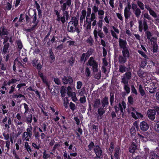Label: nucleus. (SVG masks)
Returning <instances> with one entry per match:
<instances>
[{
  "mask_svg": "<svg viewBox=\"0 0 159 159\" xmlns=\"http://www.w3.org/2000/svg\"><path fill=\"white\" fill-rule=\"evenodd\" d=\"M74 26L73 25L71 24L70 23H68L67 28V31L72 33L75 32L76 27H74Z\"/></svg>",
  "mask_w": 159,
  "mask_h": 159,
  "instance_id": "a211bd4d",
  "label": "nucleus"
},
{
  "mask_svg": "<svg viewBox=\"0 0 159 159\" xmlns=\"http://www.w3.org/2000/svg\"><path fill=\"white\" fill-rule=\"evenodd\" d=\"M156 113L152 109H149L147 112V115L149 119L151 121H153L155 119Z\"/></svg>",
  "mask_w": 159,
  "mask_h": 159,
  "instance_id": "0eeeda50",
  "label": "nucleus"
},
{
  "mask_svg": "<svg viewBox=\"0 0 159 159\" xmlns=\"http://www.w3.org/2000/svg\"><path fill=\"white\" fill-rule=\"evenodd\" d=\"M62 80L64 85L68 84L69 85L67 87L68 89H71L70 86L73 84V80L72 78L70 76H64L62 78Z\"/></svg>",
  "mask_w": 159,
  "mask_h": 159,
  "instance_id": "39448f33",
  "label": "nucleus"
},
{
  "mask_svg": "<svg viewBox=\"0 0 159 159\" xmlns=\"http://www.w3.org/2000/svg\"><path fill=\"white\" fill-rule=\"evenodd\" d=\"M31 64L33 66L36 68L38 71V73L41 71L42 66L41 64L40 61L38 58H34L31 61Z\"/></svg>",
  "mask_w": 159,
  "mask_h": 159,
  "instance_id": "423d86ee",
  "label": "nucleus"
},
{
  "mask_svg": "<svg viewBox=\"0 0 159 159\" xmlns=\"http://www.w3.org/2000/svg\"><path fill=\"white\" fill-rule=\"evenodd\" d=\"M125 77V76H123V77L121 79V83L125 84H128V80Z\"/></svg>",
  "mask_w": 159,
  "mask_h": 159,
  "instance_id": "bf43d9fd",
  "label": "nucleus"
},
{
  "mask_svg": "<svg viewBox=\"0 0 159 159\" xmlns=\"http://www.w3.org/2000/svg\"><path fill=\"white\" fill-rule=\"evenodd\" d=\"M149 159H159V155L155 152H152L151 153Z\"/></svg>",
  "mask_w": 159,
  "mask_h": 159,
  "instance_id": "c85d7f7f",
  "label": "nucleus"
},
{
  "mask_svg": "<svg viewBox=\"0 0 159 159\" xmlns=\"http://www.w3.org/2000/svg\"><path fill=\"white\" fill-rule=\"evenodd\" d=\"M131 12L129 9L127 10V8H125L124 11V15L125 17V21L126 22L131 16Z\"/></svg>",
  "mask_w": 159,
  "mask_h": 159,
  "instance_id": "dca6fc26",
  "label": "nucleus"
},
{
  "mask_svg": "<svg viewBox=\"0 0 159 159\" xmlns=\"http://www.w3.org/2000/svg\"><path fill=\"white\" fill-rule=\"evenodd\" d=\"M139 91L142 96H144L145 95V92L143 89L142 85L141 84L139 85Z\"/></svg>",
  "mask_w": 159,
  "mask_h": 159,
  "instance_id": "ea45409f",
  "label": "nucleus"
},
{
  "mask_svg": "<svg viewBox=\"0 0 159 159\" xmlns=\"http://www.w3.org/2000/svg\"><path fill=\"white\" fill-rule=\"evenodd\" d=\"M70 23V24H71L73 25L74 27H76L78 24V20L75 16H73L71 18V21L69 22V23Z\"/></svg>",
  "mask_w": 159,
  "mask_h": 159,
  "instance_id": "cd10ccee",
  "label": "nucleus"
},
{
  "mask_svg": "<svg viewBox=\"0 0 159 159\" xmlns=\"http://www.w3.org/2000/svg\"><path fill=\"white\" fill-rule=\"evenodd\" d=\"M54 11L57 17L56 19L57 21L59 22H61L63 24H64L66 21V17L65 16V14H64V15L63 12L62 13V16H60V11L57 10H54Z\"/></svg>",
  "mask_w": 159,
  "mask_h": 159,
  "instance_id": "20e7f679",
  "label": "nucleus"
},
{
  "mask_svg": "<svg viewBox=\"0 0 159 159\" xmlns=\"http://www.w3.org/2000/svg\"><path fill=\"white\" fill-rule=\"evenodd\" d=\"M137 143L134 142H132L129 148V152L130 153H134L137 149Z\"/></svg>",
  "mask_w": 159,
  "mask_h": 159,
  "instance_id": "2eb2a0df",
  "label": "nucleus"
},
{
  "mask_svg": "<svg viewBox=\"0 0 159 159\" xmlns=\"http://www.w3.org/2000/svg\"><path fill=\"white\" fill-rule=\"evenodd\" d=\"M23 105L24 107V108L25 109V113H26L28 112L29 111V108L28 105L26 103H23Z\"/></svg>",
  "mask_w": 159,
  "mask_h": 159,
  "instance_id": "680f3d73",
  "label": "nucleus"
},
{
  "mask_svg": "<svg viewBox=\"0 0 159 159\" xmlns=\"http://www.w3.org/2000/svg\"><path fill=\"white\" fill-rule=\"evenodd\" d=\"M95 2L96 4H94L93 6L92 7L93 12L95 14L98 11V6L100 3V2L99 0H96Z\"/></svg>",
  "mask_w": 159,
  "mask_h": 159,
  "instance_id": "6ab92c4d",
  "label": "nucleus"
},
{
  "mask_svg": "<svg viewBox=\"0 0 159 159\" xmlns=\"http://www.w3.org/2000/svg\"><path fill=\"white\" fill-rule=\"evenodd\" d=\"M102 28L97 29V27H96L93 30V33L94 36V38L95 39L97 40V39L98 38V34L102 32Z\"/></svg>",
  "mask_w": 159,
  "mask_h": 159,
  "instance_id": "a878e982",
  "label": "nucleus"
},
{
  "mask_svg": "<svg viewBox=\"0 0 159 159\" xmlns=\"http://www.w3.org/2000/svg\"><path fill=\"white\" fill-rule=\"evenodd\" d=\"M153 127L155 131L159 133V121L155 122L153 125Z\"/></svg>",
  "mask_w": 159,
  "mask_h": 159,
  "instance_id": "f704fd0d",
  "label": "nucleus"
},
{
  "mask_svg": "<svg viewBox=\"0 0 159 159\" xmlns=\"http://www.w3.org/2000/svg\"><path fill=\"white\" fill-rule=\"evenodd\" d=\"M100 99H96L94 102V104L93 105V107L95 108H98L100 105Z\"/></svg>",
  "mask_w": 159,
  "mask_h": 159,
  "instance_id": "7c9ffc66",
  "label": "nucleus"
},
{
  "mask_svg": "<svg viewBox=\"0 0 159 159\" xmlns=\"http://www.w3.org/2000/svg\"><path fill=\"white\" fill-rule=\"evenodd\" d=\"M25 148L29 153L32 152V150L31 149L30 146L29 145L27 142H25Z\"/></svg>",
  "mask_w": 159,
  "mask_h": 159,
  "instance_id": "de8ad7c7",
  "label": "nucleus"
},
{
  "mask_svg": "<svg viewBox=\"0 0 159 159\" xmlns=\"http://www.w3.org/2000/svg\"><path fill=\"white\" fill-rule=\"evenodd\" d=\"M32 115L30 114L28 115L27 117H26L25 118L22 120L23 121L26 122L27 124H30L32 122Z\"/></svg>",
  "mask_w": 159,
  "mask_h": 159,
  "instance_id": "f3484780",
  "label": "nucleus"
},
{
  "mask_svg": "<svg viewBox=\"0 0 159 159\" xmlns=\"http://www.w3.org/2000/svg\"><path fill=\"white\" fill-rule=\"evenodd\" d=\"M114 93H110V105L111 106H113V103L114 102Z\"/></svg>",
  "mask_w": 159,
  "mask_h": 159,
  "instance_id": "4c0bfd02",
  "label": "nucleus"
},
{
  "mask_svg": "<svg viewBox=\"0 0 159 159\" xmlns=\"http://www.w3.org/2000/svg\"><path fill=\"white\" fill-rule=\"evenodd\" d=\"M131 73L130 71L127 70V72L123 75V76H125V77L128 80H130L131 79Z\"/></svg>",
  "mask_w": 159,
  "mask_h": 159,
  "instance_id": "a18cd8bd",
  "label": "nucleus"
},
{
  "mask_svg": "<svg viewBox=\"0 0 159 159\" xmlns=\"http://www.w3.org/2000/svg\"><path fill=\"white\" fill-rule=\"evenodd\" d=\"M119 44L120 48L121 49H124L128 47L126 40H124L121 38L119 39Z\"/></svg>",
  "mask_w": 159,
  "mask_h": 159,
  "instance_id": "f8f14e48",
  "label": "nucleus"
},
{
  "mask_svg": "<svg viewBox=\"0 0 159 159\" xmlns=\"http://www.w3.org/2000/svg\"><path fill=\"white\" fill-rule=\"evenodd\" d=\"M110 145L109 151L110 153H112L114 149V143L113 142H111L110 143Z\"/></svg>",
  "mask_w": 159,
  "mask_h": 159,
  "instance_id": "6e6d98bb",
  "label": "nucleus"
},
{
  "mask_svg": "<svg viewBox=\"0 0 159 159\" xmlns=\"http://www.w3.org/2000/svg\"><path fill=\"white\" fill-rule=\"evenodd\" d=\"M37 128H38L37 126H35L34 127V129L33 130V133L34 134V136L35 137V138L39 139L40 137V136L39 134V132L36 131Z\"/></svg>",
  "mask_w": 159,
  "mask_h": 159,
  "instance_id": "2f4dec72",
  "label": "nucleus"
},
{
  "mask_svg": "<svg viewBox=\"0 0 159 159\" xmlns=\"http://www.w3.org/2000/svg\"><path fill=\"white\" fill-rule=\"evenodd\" d=\"M26 133V132H24L22 135L23 139L24 140L28 141H30V139L31 138L32 136L30 134L28 133V134Z\"/></svg>",
  "mask_w": 159,
  "mask_h": 159,
  "instance_id": "bb28decb",
  "label": "nucleus"
},
{
  "mask_svg": "<svg viewBox=\"0 0 159 159\" xmlns=\"http://www.w3.org/2000/svg\"><path fill=\"white\" fill-rule=\"evenodd\" d=\"M128 85V84H125L124 85V89L127 94L130 92V89Z\"/></svg>",
  "mask_w": 159,
  "mask_h": 159,
  "instance_id": "0e129e2a",
  "label": "nucleus"
},
{
  "mask_svg": "<svg viewBox=\"0 0 159 159\" xmlns=\"http://www.w3.org/2000/svg\"><path fill=\"white\" fill-rule=\"evenodd\" d=\"M7 39H6L4 40H3V44L4 45L3 50L2 52V54L5 55L7 52L10 44L7 43Z\"/></svg>",
  "mask_w": 159,
  "mask_h": 159,
  "instance_id": "9b49d317",
  "label": "nucleus"
},
{
  "mask_svg": "<svg viewBox=\"0 0 159 159\" xmlns=\"http://www.w3.org/2000/svg\"><path fill=\"white\" fill-rule=\"evenodd\" d=\"M139 127L141 131L144 132L148 129L149 126L147 122L143 121L140 123Z\"/></svg>",
  "mask_w": 159,
  "mask_h": 159,
  "instance_id": "9d476101",
  "label": "nucleus"
},
{
  "mask_svg": "<svg viewBox=\"0 0 159 159\" xmlns=\"http://www.w3.org/2000/svg\"><path fill=\"white\" fill-rule=\"evenodd\" d=\"M66 90L64 88L63 86H62L61 88V96L62 97H64L66 95Z\"/></svg>",
  "mask_w": 159,
  "mask_h": 159,
  "instance_id": "864d4df0",
  "label": "nucleus"
},
{
  "mask_svg": "<svg viewBox=\"0 0 159 159\" xmlns=\"http://www.w3.org/2000/svg\"><path fill=\"white\" fill-rule=\"evenodd\" d=\"M146 74L145 72L143 71L141 69H140L138 71V74L139 76L142 78L145 77L144 75Z\"/></svg>",
  "mask_w": 159,
  "mask_h": 159,
  "instance_id": "79ce46f5",
  "label": "nucleus"
},
{
  "mask_svg": "<svg viewBox=\"0 0 159 159\" xmlns=\"http://www.w3.org/2000/svg\"><path fill=\"white\" fill-rule=\"evenodd\" d=\"M49 52L50 62L51 63H52L55 61V56L52 49L49 50Z\"/></svg>",
  "mask_w": 159,
  "mask_h": 159,
  "instance_id": "412c9836",
  "label": "nucleus"
},
{
  "mask_svg": "<svg viewBox=\"0 0 159 159\" xmlns=\"http://www.w3.org/2000/svg\"><path fill=\"white\" fill-rule=\"evenodd\" d=\"M18 80L16 79L12 78L7 82L5 81L3 82L2 85L6 87L7 86H10L11 84H14Z\"/></svg>",
  "mask_w": 159,
  "mask_h": 159,
  "instance_id": "4468645a",
  "label": "nucleus"
},
{
  "mask_svg": "<svg viewBox=\"0 0 159 159\" xmlns=\"http://www.w3.org/2000/svg\"><path fill=\"white\" fill-rule=\"evenodd\" d=\"M145 32L147 39H148L149 40L152 36V33L149 31H146Z\"/></svg>",
  "mask_w": 159,
  "mask_h": 159,
  "instance_id": "338daca9",
  "label": "nucleus"
},
{
  "mask_svg": "<svg viewBox=\"0 0 159 159\" xmlns=\"http://www.w3.org/2000/svg\"><path fill=\"white\" fill-rule=\"evenodd\" d=\"M149 14L154 18L158 17L157 15V13L152 10H151L149 12Z\"/></svg>",
  "mask_w": 159,
  "mask_h": 159,
  "instance_id": "e2e57ef3",
  "label": "nucleus"
},
{
  "mask_svg": "<svg viewBox=\"0 0 159 159\" xmlns=\"http://www.w3.org/2000/svg\"><path fill=\"white\" fill-rule=\"evenodd\" d=\"M127 58H128L123 55H120L118 58V62L120 64H123L127 61Z\"/></svg>",
  "mask_w": 159,
  "mask_h": 159,
  "instance_id": "aec40b11",
  "label": "nucleus"
},
{
  "mask_svg": "<svg viewBox=\"0 0 159 159\" xmlns=\"http://www.w3.org/2000/svg\"><path fill=\"white\" fill-rule=\"evenodd\" d=\"M16 90L15 88V85H13L10 87L9 91L8 92V93L9 94L14 93Z\"/></svg>",
  "mask_w": 159,
  "mask_h": 159,
  "instance_id": "37998d69",
  "label": "nucleus"
},
{
  "mask_svg": "<svg viewBox=\"0 0 159 159\" xmlns=\"http://www.w3.org/2000/svg\"><path fill=\"white\" fill-rule=\"evenodd\" d=\"M122 55L129 58L130 57V52L129 49V48H126L122 49Z\"/></svg>",
  "mask_w": 159,
  "mask_h": 159,
  "instance_id": "b1692460",
  "label": "nucleus"
},
{
  "mask_svg": "<svg viewBox=\"0 0 159 159\" xmlns=\"http://www.w3.org/2000/svg\"><path fill=\"white\" fill-rule=\"evenodd\" d=\"M131 90L132 93L135 94L136 95H138V93L137 90L133 85H131Z\"/></svg>",
  "mask_w": 159,
  "mask_h": 159,
  "instance_id": "052dcab7",
  "label": "nucleus"
},
{
  "mask_svg": "<svg viewBox=\"0 0 159 159\" xmlns=\"http://www.w3.org/2000/svg\"><path fill=\"white\" fill-rule=\"evenodd\" d=\"M130 132L132 136H134L136 134V130L134 126H132L130 129Z\"/></svg>",
  "mask_w": 159,
  "mask_h": 159,
  "instance_id": "603ef678",
  "label": "nucleus"
},
{
  "mask_svg": "<svg viewBox=\"0 0 159 159\" xmlns=\"http://www.w3.org/2000/svg\"><path fill=\"white\" fill-rule=\"evenodd\" d=\"M38 74L39 77L41 78L43 83L46 84V86L49 88L50 85L48 82L47 76L44 75L43 74L41 71H40L39 73L38 72Z\"/></svg>",
  "mask_w": 159,
  "mask_h": 159,
  "instance_id": "1a4fd4ad",
  "label": "nucleus"
},
{
  "mask_svg": "<svg viewBox=\"0 0 159 159\" xmlns=\"http://www.w3.org/2000/svg\"><path fill=\"white\" fill-rule=\"evenodd\" d=\"M140 8H137L135 10L133 11V13L135 14L136 17L137 18H139L141 13V11Z\"/></svg>",
  "mask_w": 159,
  "mask_h": 159,
  "instance_id": "72a5a7b5",
  "label": "nucleus"
},
{
  "mask_svg": "<svg viewBox=\"0 0 159 159\" xmlns=\"http://www.w3.org/2000/svg\"><path fill=\"white\" fill-rule=\"evenodd\" d=\"M86 42L88 43L90 46H92L93 45L94 43V40L92 36H90L86 40Z\"/></svg>",
  "mask_w": 159,
  "mask_h": 159,
  "instance_id": "49530a36",
  "label": "nucleus"
},
{
  "mask_svg": "<svg viewBox=\"0 0 159 159\" xmlns=\"http://www.w3.org/2000/svg\"><path fill=\"white\" fill-rule=\"evenodd\" d=\"M120 148L119 146H117L115 149L114 157L116 159H118L120 154Z\"/></svg>",
  "mask_w": 159,
  "mask_h": 159,
  "instance_id": "5701e85b",
  "label": "nucleus"
},
{
  "mask_svg": "<svg viewBox=\"0 0 159 159\" xmlns=\"http://www.w3.org/2000/svg\"><path fill=\"white\" fill-rule=\"evenodd\" d=\"M96 145H95L93 141H91L90 142L88 146V151H91L93 150L94 148L95 147Z\"/></svg>",
  "mask_w": 159,
  "mask_h": 159,
  "instance_id": "c756f323",
  "label": "nucleus"
},
{
  "mask_svg": "<svg viewBox=\"0 0 159 159\" xmlns=\"http://www.w3.org/2000/svg\"><path fill=\"white\" fill-rule=\"evenodd\" d=\"M154 37H152L151 39V42H153L154 43V44L152 46V52L153 53H157L158 52V45L157 43L154 42L152 39H154Z\"/></svg>",
  "mask_w": 159,
  "mask_h": 159,
  "instance_id": "4be33fe9",
  "label": "nucleus"
},
{
  "mask_svg": "<svg viewBox=\"0 0 159 159\" xmlns=\"http://www.w3.org/2000/svg\"><path fill=\"white\" fill-rule=\"evenodd\" d=\"M14 61L16 64L17 66H18L19 68L22 67L25 68L24 66L21 62L18 61L17 58H16L15 59V60H14Z\"/></svg>",
  "mask_w": 159,
  "mask_h": 159,
  "instance_id": "58836bf2",
  "label": "nucleus"
},
{
  "mask_svg": "<svg viewBox=\"0 0 159 159\" xmlns=\"http://www.w3.org/2000/svg\"><path fill=\"white\" fill-rule=\"evenodd\" d=\"M102 107L104 108L105 109H107V106L109 104L108 98L107 96H105L101 101Z\"/></svg>",
  "mask_w": 159,
  "mask_h": 159,
  "instance_id": "ddd939ff",
  "label": "nucleus"
},
{
  "mask_svg": "<svg viewBox=\"0 0 159 159\" xmlns=\"http://www.w3.org/2000/svg\"><path fill=\"white\" fill-rule=\"evenodd\" d=\"M17 44L18 48L20 50L23 48V45L21 41L20 40H18L17 41Z\"/></svg>",
  "mask_w": 159,
  "mask_h": 159,
  "instance_id": "774afa93",
  "label": "nucleus"
},
{
  "mask_svg": "<svg viewBox=\"0 0 159 159\" xmlns=\"http://www.w3.org/2000/svg\"><path fill=\"white\" fill-rule=\"evenodd\" d=\"M85 53H83L80 57V59L79 61L81 63H83L84 64L86 61L85 60Z\"/></svg>",
  "mask_w": 159,
  "mask_h": 159,
  "instance_id": "09e8293b",
  "label": "nucleus"
},
{
  "mask_svg": "<svg viewBox=\"0 0 159 159\" xmlns=\"http://www.w3.org/2000/svg\"><path fill=\"white\" fill-rule=\"evenodd\" d=\"M88 65L92 67L93 70V72H97L98 71V62L94 60V57H91L88 61Z\"/></svg>",
  "mask_w": 159,
  "mask_h": 159,
  "instance_id": "7ed1b4c3",
  "label": "nucleus"
},
{
  "mask_svg": "<svg viewBox=\"0 0 159 159\" xmlns=\"http://www.w3.org/2000/svg\"><path fill=\"white\" fill-rule=\"evenodd\" d=\"M17 133L16 134V136L18 137L23 132L22 128H20L19 126H18L17 128Z\"/></svg>",
  "mask_w": 159,
  "mask_h": 159,
  "instance_id": "5fc2aeb1",
  "label": "nucleus"
},
{
  "mask_svg": "<svg viewBox=\"0 0 159 159\" xmlns=\"http://www.w3.org/2000/svg\"><path fill=\"white\" fill-rule=\"evenodd\" d=\"M106 110L103 107H100L98 110V116L100 117V119H101L102 118V115L105 113Z\"/></svg>",
  "mask_w": 159,
  "mask_h": 159,
  "instance_id": "393cba45",
  "label": "nucleus"
},
{
  "mask_svg": "<svg viewBox=\"0 0 159 159\" xmlns=\"http://www.w3.org/2000/svg\"><path fill=\"white\" fill-rule=\"evenodd\" d=\"M71 0H67L66 2L63 3L61 6V9L65 14L66 17V20H67L69 18V11L68 10V8L71 6Z\"/></svg>",
  "mask_w": 159,
  "mask_h": 159,
  "instance_id": "f03ea898",
  "label": "nucleus"
},
{
  "mask_svg": "<svg viewBox=\"0 0 159 159\" xmlns=\"http://www.w3.org/2000/svg\"><path fill=\"white\" fill-rule=\"evenodd\" d=\"M33 10L34 11V15L32 16V17L33 18V20L32 21V23H36V22H37L36 21V20H37L36 11L35 9H34Z\"/></svg>",
  "mask_w": 159,
  "mask_h": 159,
  "instance_id": "8fccbe9b",
  "label": "nucleus"
},
{
  "mask_svg": "<svg viewBox=\"0 0 159 159\" xmlns=\"http://www.w3.org/2000/svg\"><path fill=\"white\" fill-rule=\"evenodd\" d=\"M93 152L96 155L101 156L103 157V151L99 145H96L95 147L94 148Z\"/></svg>",
  "mask_w": 159,
  "mask_h": 159,
  "instance_id": "6e6552de",
  "label": "nucleus"
},
{
  "mask_svg": "<svg viewBox=\"0 0 159 159\" xmlns=\"http://www.w3.org/2000/svg\"><path fill=\"white\" fill-rule=\"evenodd\" d=\"M26 84L25 83H19L16 86V88H18V91L20 92L21 89H24V87L26 86Z\"/></svg>",
  "mask_w": 159,
  "mask_h": 159,
  "instance_id": "a19ab883",
  "label": "nucleus"
},
{
  "mask_svg": "<svg viewBox=\"0 0 159 159\" xmlns=\"http://www.w3.org/2000/svg\"><path fill=\"white\" fill-rule=\"evenodd\" d=\"M118 105L119 107L118 108H119V110L121 108L122 109L123 108L125 109L126 107V104L124 101H122L121 103H119Z\"/></svg>",
  "mask_w": 159,
  "mask_h": 159,
  "instance_id": "e433bc0d",
  "label": "nucleus"
},
{
  "mask_svg": "<svg viewBox=\"0 0 159 159\" xmlns=\"http://www.w3.org/2000/svg\"><path fill=\"white\" fill-rule=\"evenodd\" d=\"M138 6L139 7V8L142 10H143L144 9V5L143 3L141 1L138 0L137 2Z\"/></svg>",
  "mask_w": 159,
  "mask_h": 159,
  "instance_id": "c03bdc74",
  "label": "nucleus"
},
{
  "mask_svg": "<svg viewBox=\"0 0 159 159\" xmlns=\"http://www.w3.org/2000/svg\"><path fill=\"white\" fill-rule=\"evenodd\" d=\"M8 31L5 26H2L0 27V39L4 40L7 39V42L9 40L11 44L13 43L12 37L11 36L9 37L8 36Z\"/></svg>",
  "mask_w": 159,
  "mask_h": 159,
  "instance_id": "f257e3e1",
  "label": "nucleus"
},
{
  "mask_svg": "<svg viewBox=\"0 0 159 159\" xmlns=\"http://www.w3.org/2000/svg\"><path fill=\"white\" fill-rule=\"evenodd\" d=\"M94 51V49L92 48H90L88 49L86 53H85L86 54H88L89 55H91L92 54Z\"/></svg>",
  "mask_w": 159,
  "mask_h": 159,
  "instance_id": "69168bd1",
  "label": "nucleus"
},
{
  "mask_svg": "<svg viewBox=\"0 0 159 159\" xmlns=\"http://www.w3.org/2000/svg\"><path fill=\"white\" fill-rule=\"evenodd\" d=\"M139 31L141 32H142L143 29V22L141 20H139Z\"/></svg>",
  "mask_w": 159,
  "mask_h": 159,
  "instance_id": "4d7b16f0",
  "label": "nucleus"
},
{
  "mask_svg": "<svg viewBox=\"0 0 159 159\" xmlns=\"http://www.w3.org/2000/svg\"><path fill=\"white\" fill-rule=\"evenodd\" d=\"M128 68H126V66L123 65H120L119 66V71L121 73H123L124 72L128 70Z\"/></svg>",
  "mask_w": 159,
  "mask_h": 159,
  "instance_id": "c9c22d12",
  "label": "nucleus"
},
{
  "mask_svg": "<svg viewBox=\"0 0 159 159\" xmlns=\"http://www.w3.org/2000/svg\"><path fill=\"white\" fill-rule=\"evenodd\" d=\"M143 26L144 31H147V30L148 28V25L147 23V20L145 19H144L143 20Z\"/></svg>",
  "mask_w": 159,
  "mask_h": 159,
  "instance_id": "3c124183",
  "label": "nucleus"
},
{
  "mask_svg": "<svg viewBox=\"0 0 159 159\" xmlns=\"http://www.w3.org/2000/svg\"><path fill=\"white\" fill-rule=\"evenodd\" d=\"M43 159H48L50 157V155L49 154L47 153L46 150H44L43 153Z\"/></svg>",
  "mask_w": 159,
  "mask_h": 159,
  "instance_id": "13d9d810",
  "label": "nucleus"
},
{
  "mask_svg": "<svg viewBox=\"0 0 159 159\" xmlns=\"http://www.w3.org/2000/svg\"><path fill=\"white\" fill-rule=\"evenodd\" d=\"M8 2H7L6 6L5 7L4 10L5 11H9L11 10L12 8V1L11 0V1Z\"/></svg>",
  "mask_w": 159,
  "mask_h": 159,
  "instance_id": "473e14b6",
  "label": "nucleus"
}]
</instances>
